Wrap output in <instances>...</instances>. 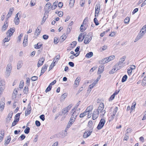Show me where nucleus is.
I'll list each match as a JSON object with an SVG mask.
<instances>
[{
	"instance_id": "nucleus-1",
	"label": "nucleus",
	"mask_w": 146,
	"mask_h": 146,
	"mask_svg": "<svg viewBox=\"0 0 146 146\" xmlns=\"http://www.w3.org/2000/svg\"><path fill=\"white\" fill-rule=\"evenodd\" d=\"M15 28H11L7 33V37H6L3 40L4 42H6L9 41L10 40V37L13 34V33L15 32Z\"/></svg>"
},
{
	"instance_id": "nucleus-2",
	"label": "nucleus",
	"mask_w": 146,
	"mask_h": 146,
	"mask_svg": "<svg viewBox=\"0 0 146 146\" xmlns=\"http://www.w3.org/2000/svg\"><path fill=\"white\" fill-rule=\"evenodd\" d=\"M12 70V66L11 64H7L6 68V71L5 74L6 76L8 77L10 75Z\"/></svg>"
},
{
	"instance_id": "nucleus-3",
	"label": "nucleus",
	"mask_w": 146,
	"mask_h": 146,
	"mask_svg": "<svg viewBox=\"0 0 146 146\" xmlns=\"http://www.w3.org/2000/svg\"><path fill=\"white\" fill-rule=\"evenodd\" d=\"M51 4L50 3H48L45 7V12L44 15H47L50 10V7H51Z\"/></svg>"
},
{
	"instance_id": "nucleus-4",
	"label": "nucleus",
	"mask_w": 146,
	"mask_h": 146,
	"mask_svg": "<svg viewBox=\"0 0 146 146\" xmlns=\"http://www.w3.org/2000/svg\"><path fill=\"white\" fill-rule=\"evenodd\" d=\"M105 122L106 121L104 119H101L97 127V129L99 130L101 129L104 125Z\"/></svg>"
},
{
	"instance_id": "nucleus-5",
	"label": "nucleus",
	"mask_w": 146,
	"mask_h": 146,
	"mask_svg": "<svg viewBox=\"0 0 146 146\" xmlns=\"http://www.w3.org/2000/svg\"><path fill=\"white\" fill-rule=\"evenodd\" d=\"M5 82L3 80H1L0 81V96L5 89Z\"/></svg>"
},
{
	"instance_id": "nucleus-6",
	"label": "nucleus",
	"mask_w": 146,
	"mask_h": 146,
	"mask_svg": "<svg viewBox=\"0 0 146 146\" xmlns=\"http://www.w3.org/2000/svg\"><path fill=\"white\" fill-rule=\"evenodd\" d=\"M145 32L144 31H140L139 33L136 37L135 42L139 40L141 38L143 35L145 33Z\"/></svg>"
},
{
	"instance_id": "nucleus-7",
	"label": "nucleus",
	"mask_w": 146,
	"mask_h": 146,
	"mask_svg": "<svg viewBox=\"0 0 146 146\" xmlns=\"http://www.w3.org/2000/svg\"><path fill=\"white\" fill-rule=\"evenodd\" d=\"M31 104L29 103L28 106L27 110L25 111V116H27L29 115L31 112Z\"/></svg>"
},
{
	"instance_id": "nucleus-8",
	"label": "nucleus",
	"mask_w": 146,
	"mask_h": 146,
	"mask_svg": "<svg viewBox=\"0 0 146 146\" xmlns=\"http://www.w3.org/2000/svg\"><path fill=\"white\" fill-rule=\"evenodd\" d=\"M99 113L98 111L95 110L94 111L92 114V119L95 120L97 119L99 116Z\"/></svg>"
},
{
	"instance_id": "nucleus-9",
	"label": "nucleus",
	"mask_w": 146,
	"mask_h": 146,
	"mask_svg": "<svg viewBox=\"0 0 146 146\" xmlns=\"http://www.w3.org/2000/svg\"><path fill=\"white\" fill-rule=\"evenodd\" d=\"M126 58V56H124L122 57V58H120V60L119 62L117 63L120 65H121L122 67H123V62L125 61V59Z\"/></svg>"
},
{
	"instance_id": "nucleus-10",
	"label": "nucleus",
	"mask_w": 146,
	"mask_h": 146,
	"mask_svg": "<svg viewBox=\"0 0 146 146\" xmlns=\"http://www.w3.org/2000/svg\"><path fill=\"white\" fill-rule=\"evenodd\" d=\"M100 8V4H98L96 5L95 13L97 14V16H98V14L99 13Z\"/></svg>"
},
{
	"instance_id": "nucleus-11",
	"label": "nucleus",
	"mask_w": 146,
	"mask_h": 146,
	"mask_svg": "<svg viewBox=\"0 0 146 146\" xmlns=\"http://www.w3.org/2000/svg\"><path fill=\"white\" fill-rule=\"evenodd\" d=\"M104 106L103 103H100L97 110H96L98 111L99 113L101 112L104 109Z\"/></svg>"
},
{
	"instance_id": "nucleus-12",
	"label": "nucleus",
	"mask_w": 146,
	"mask_h": 146,
	"mask_svg": "<svg viewBox=\"0 0 146 146\" xmlns=\"http://www.w3.org/2000/svg\"><path fill=\"white\" fill-rule=\"evenodd\" d=\"M44 61V58L42 57V58H40L39 60L38 61L37 66L39 67L41 66L42 65Z\"/></svg>"
},
{
	"instance_id": "nucleus-13",
	"label": "nucleus",
	"mask_w": 146,
	"mask_h": 146,
	"mask_svg": "<svg viewBox=\"0 0 146 146\" xmlns=\"http://www.w3.org/2000/svg\"><path fill=\"white\" fill-rule=\"evenodd\" d=\"M92 131H86L84 133L83 137L84 138H86L90 136L92 133Z\"/></svg>"
},
{
	"instance_id": "nucleus-14",
	"label": "nucleus",
	"mask_w": 146,
	"mask_h": 146,
	"mask_svg": "<svg viewBox=\"0 0 146 146\" xmlns=\"http://www.w3.org/2000/svg\"><path fill=\"white\" fill-rule=\"evenodd\" d=\"M28 35H25L24 36V39L23 42V46L25 47L27 46L28 44Z\"/></svg>"
},
{
	"instance_id": "nucleus-15",
	"label": "nucleus",
	"mask_w": 146,
	"mask_h": 146,
	"mask_svg": "<svg viewBox=\"0 0 146 146\" xmlns=\"http://www.w3.org/2000/svg\"><path fill=\"white\" fill-rule=\"evenodd\" d=\"M80 80V78L77 77L76 78L74 84V85L75 87H77L78 86Z\"/></svg>"
},
{
	"instance_id": "nucleus-16",
	"label": "nucleus",
	"mask_w": 146,
	"mask_h": 146,
	"mask_svg": "<svg viewBox=\"0 0 146 146\" xmlns=\"http://www.w3.org/2000/svg\"><path fill=\"white\" fill-rule=\"evenodd\" d=\"M74 119L73 118H70V120L67 125V127L69 128L74 122Z\"/></svg>"
},
{
	"instance_id": "nucleus-17",
	"label": "nucleus",
	"mask_w": 146,
	"mask_h": 146,
	"mask_svg": "<svg viewBox=\"0 0 146 146\" xmlns=\"http://www.w3.org/2000/svg\"><path fill=\"white\" fill-rule=\"evenodd\" d=\"M104 70V67L103 66H100L98 68V74H100L102 73Z\"/></svg>"
},
{
	"instance_id": "nucleus-18",
	"label": "nucleus",
	"mask_w": 146,
	"mask_h": 146,
	"mask_svg": "<svg viewBox=\"0 0 146 146\" xmlns=\"http://www.w3.org/2000/svg\"><path fill=\"white\" fill-rule=\"evenodd\" d=\"M93 108V106H90L87 108L86 111L87 113L88 112H89V113H91L92 111Z\"/></svg>"
},
{
	"instance_id": "nucleus-19",
	"label": "nucleus",
	"mask_w": 146,
	"mask_h": 146,
	"mask_svg": "<svg viewBox=\"0 0 146 146\" xmlns=\"http://www.w3.org/2000/svg\"><path fill=\"white\" fill-rule=\"evenodd\" d=\"M109 62L108 58L106 57L104 58L100 62V63L102 64H104L105 63H107Z\"/></svg>"
},
{
	"instance_id": "nucleus-20",
	"label": "nucleus",
	"mask_w": 146,
	"mask_h": 146,
	"mask_svg": "<svg viewBox=\"0 0 146 146\" xmlns=\"http://www.w3.org/2000/svg\"><path fill=\"white\" fill-rule=\"evenodd\" d=\"M78 113H77L76 111H74L73 113H72V115L70 118H73L74 119H75L76 118V116L78 115Z\"/></svg>"
},
{
	"instance_id": "nucleus-21",
	"label": "nucleus",
	"mask_w": 146,
	"mask_h": 146,
	"mask_svg": "<svg viewBox=\"0 0 146 146\" xmlns=\"http://www.w3.org/2000/svg\"><path fill=\"white\" fill-rule=\"evenodd\" d=\"M17 91L14 90L12 94V99L13 100L15 99L16 97V95L17 94Z\"/></svg>"
},
{
	"instance_id": "nucleus-22",
	"label": "nucleus",
	"mask_w": 146,
	"mask_h": 146,
	"mask_svg": "<svg viewBox=\"0 0 146 146\" xmlns=\"http://www.w3.org/2000/svg\"><path fill=\"white\" fill-rule=\"evenodd\" d=\"M4 131L3 130H1L0 131V142H1L3 138L4 133Z\"/></svg>"
},
{
	"instance_id": "nucleus-23",
	"label": "nucleus",
	"mask_w": 146,
	"mask_h": 146,
	"mask_svg": "<svg viewBox=\"0 0 146 146\" xmlns=\"http://www.w3.org/2000/svg\"><path fill=\"white\" fill-rule=\"evenodd\" d=\"M92 38H89V39L87 38V37H85L84 40V42L85 44H87L88 43L91 41Z\"/></svg>"
},
{
	"instance_id": "nucleus-24",
	"label": "nucleus",
	"mask_w": 146,
	"mask_h": 146,
	"mask_svg": "<svg viewBox=\"0 0 146 146\" xmlns=\"http://www.w3.org/2000/svg\"><path fill=\"white\" fill-rule=\"evenodd\" d=\"M113 67L115 68V69L116 70H118L120 69L122 67L121 66V65H119L117 63L113 66Z\"/></svg>"
},
{
	"instance_id": "nucleus-25",
	"label": "nucleus",
	"mask_w": 146,
	"mask_h": 146,
	"mask_svg": "<svg viewBox=\"0 0 146 146\" xmlns=\"http://www.w3.org/2000/svg\"><path fill=\"white\" fill-rule=\"evenodd\" d=\"M13 8H11L9 9V11L7 14V16H8V18H9L12 15L13 12Z\"/></svg>"
},
{
	"instance_id": "nucleus-26",
	"label": "nucleus",
	"mask_w": 146,
	"mask_h": 146,
	"mask_svg": "<svg viewBox=\"0 0 146 146\" xmlns=\"http://www.w3.org/2000/svg\"><path fill=\"white\" fill-rule=\"evenodd\" d=\"M42 45V44L38 42L35 45V48L36 49H39L41 47Z\"/></svg>"
},
{
	"instance_id": "nucleus-27",
	"label": "nucleus",
	"mask_w": 146,
	"mask_h": 146,
	"mask_svg": "<svg viewBox=\"0 0 146 146\" xmlns=\"http://www.w3.org/2000/svg\"><path fill=\"white\" fill-rule=\"evenodd\" d=\"M66 35L65 34H64L60 37V42H62L66 38Z\"/></svg>"
},
{
	"instance_id": "nucleus-28",
	"label": "nucleus",
	"mask_w": 146,
	"mask_h": 146,
	"mask_svg": "<svg viewBox=\"0 0 146 146\" xmlns=\"http://www.w3.org/2000/svg\"><path fill=\"white\" fill-rule=\"evenodd\" d=\"M47 67V66L46 65H44L42 68L41 71H42V73H44L45 71L46 70Z\"/></svg>"
},
{
	"instance_id": "nucleus-29",
	"label": "nucleus",
	"mask_w": 146,
	"mask_h": 146,
	"mask_svg": "<svg viewBox=\"0 0 146 146\" xmlns=\"http://www.w3.org/2000/svg\"><path fill=\"white\" fill-rule=\"evenodd\" d=\"M93 53L92 52H90L86 54V57L87 58H91L93 56Z\"/></svg>"
},
{
	"instance_id": "nucleus-30",
	"label": "nucleus",
	"mask_w": 146,
	"mask_h": 146,
	"mask_svg": "<svg viewBox=\"0 0 146 146\" xmlns=\"http://www.w3.org/2000/svg\"><path fill=\"white\" fill-rule=\"evenodd\" d=\"M13 114V113L12 111L10 112L8 115L7 119H9V120H10L12 118Z\"/></svg>"
},
{
	"instance_id": "nucleus-31",
	"label": "nucleus",
	"mask_w": 146,
	"mask_h": 146,
	"mask_svg": "<svg viewBox=\"0 0 146 146\" xmlns=\"http://www.w3.org/2000/svg\"><path fill=\"white\" fill-rule=\"evenodd\" d=\"M8 26V24H6L5 22L4 25L2 27V31H5L7 28Z\"/></svg>"
},
{
	"instance_id": "nucleus-32",
	"label": "nucleus",
	"mask_w": 146,
	"mask_h": 146,
	"mask_svg": "<svg viewBox=\"0 0 146 146\" xmlns=\"http://www.w3.org/2000/svg\"><path fill=\"white\" fill-rule=\"evenodd\" d=\"M127 76L126 75H124L122 77L121 80V82H125L127 80Z\"/></svg>"
},
{
	"instance_id": "nucleus-33",
	"label": "nucleus",
	"mask_w": 146,
	"mask_h": 146,
	"mask_svg": "<svg viewBox=\"0 0 146 146\" xmlns=\"http://www.w3.org/2000/svg\"><path fill=\"white\" fill-rule=\"evenodd\" d=\"M20 22L19 19V18H17V19H15L14 22L16 25H18Z\"/></svg>"
},
{
	"instance_id": "nucleus-34",
	"label": "nucleus",
	"mask_w": 146,
	"mask_h": 146,
	"mask_svg": "<svg viewBox=\"0 0 146 146\" xmlns=\"http://www.w3.org/2000/svg\"><path fill=\"white\" fill-rule=\"evenodd\" d=\"M107 58L109 62L114 59L115 58V56L114 55H112L111 56H110L108 57Z\"/></svg>"
},
{
	"instance_id": "nucleus-35",
	"label": "nucleus",
	"mask_w": 146,
	"mask_h": 146,
	"mask_svg": "<svg viewBox=\"0 0 146 146\" xmlns=\"http://www.w3.org/2000/svg\"><path fill=\"white\" fill-rule=\"evenodd\" d=\"M118 108L117 107H116L114 110L113 111V112L112 113V114L113 115V116H115V115L116 112L117 111Z\"/></svg>"
},
{
	"instance_id": "nucleus-36",
	"label": "nucleus",
	"mask_w": 146,
	"mask_h": 146,
	"mask_svg": "<svg viewBox=\"0 0 146 146\" xmlns=\"http://www.w3.org/2000/svg\"><path fill=\"white\" fill-rule=\"evenodd\" d=\"M59 58L60 56L59 55H57L56 56L53 61V62H54V63H55V62H56V61H58V60L59 59Z\"/></svg>"
},
{
	"instance_id": "nucleus-37",
	"label": "nucleus",
	"mask_w": 146,
	"mask_h": 146,
	"mask_svg": "<svg viewBox=\"0 0 146 146\" xmlns=\"http://www.w3.org/2000/svg\"><path fill=\"white\" fill-rule=\"evenodd\" d=\"M87 112L86 111H85L83 113H81L80 114V117H83L84 116H85L87 114Z\"/></svg>"
},
{
	"instance_id": "nucleus-38",
	"label": "nucleus",
	"mask_w": 146,
	"mask_h": 146,
	"mask_svg": "<svg viewBox=\"0 0 146 146\" xmlns=\"http://www.w3.org/2000/svg\"><path fill=\"white\" fill-rule=\"evenodd\" d=\"M129 21V17H127L124 19V22L125 24H127L128 23Z\"/></svg>"
},
{
	"instance_id": "nucleus-39",
	"label": "nucleus",
	"mask_w": 146,
	"mask_h": 146,
	"mask_svg": "<svg viewBox=\"0 0 146 146\" xmlns=\"http://www.w3.org/2000/svg\"><path fill=\"white\" fill-rule=\"evenodd\" d=\"M22 63L21 62H19L17 64V69L18 70L22 66Z\"/></svg>"
},
{
	"instance_id": "nucleus-40",
	"label": "nucleus",
	"mask_w": 146,
	"mask_h": 146,
	"mask_svg": "<svg viewBox=\"0 0 146 146\" xmlns=\"http://www.w3.org/2000/svg\"><path fill=\"white\" fill-rule=\"evenodd\" d=\"M116 70L113 67V68L109 72V74H112L114 73L116 71Z\"/></svg>"
},
{
	"instance_id": "nucleus-41",
	"label": "nucleus",
	"mask_w": 146,
	"mask_h": 146,
	"mask_svg": "<svg viewBox=\"0 0 146 146\" xmlns=\"http://www.w3.org/2000/svg\"><path fill=\"white\" fill-rule=\"evenodd\" d=\"M52 86L50 85H49L47 88H46L45 90V92H48L51 89Z\"/></svg>"
},
{
	"instance_id": "nucleus-42",
	"label": "nucleus",
	"mask_w": 146,
	"mask_h": 146,
	"mask_svg": "<svg viewBox=\"0 0 146 146\" xmlns=\"http://www.w3.org/2000/svg\"><path fill=\"white\" fill-rule=\"evenodd\" d=\"M30 128L29 127H27L24 130V132L26 134H28L29 132Z\"/></svg>"
},
{
	"instance_id": "nucleus-43",
	"label": "nucleus",
	"mask_w": 146,
	"mask_h": 146,
	"mask_svg": "<svg viewBox=\"0 0 146 146\" xmlns=\"http://www.w3.org/2000/svg\"><path fill=\"white\" fill-rule=\"evenodd\" d=\"M45 15H44V17L42 18V20L41 22V24L42 25L45 21H46V18L47 17H46L45 16Z\"/></svg>"
},
{
	"instance_id": "nucleus-44",
	"label": "nucleus",
	"mask_w": 146,
	"mask_h": 146,
	"mask_svg": "<svg viewBox=\"0 0 146 146\" xmlns=\"http://www.w3.org/2000/svg\"><path fill=\"white\" fill-rule=\"evenodd\" d=\"M72 104H70V105H69L66 108V111L68 112L69 110H70L72 107Z\"/></svg>"
},
{
	"instance_id": "nucleus-45",
	"label": "nucleus",
	"mask_w": 146,
	"mask_h": 146,
	"mask_svg": "<svg viewBox=\"0 0 146 146\" xmlns=\"http://www.w3.org/2000/svg\"><path fill=\"white\" fill-rule=\"evenodd\" d=\"M67 96V94L64 93L61 96V98L62 100H64Z\"/></svg>"
},
{
	"instance_id": "nucleus-46",
	"label": "nucleus",
	"mask_w": 146,
	"mask_h": 146,
	"mask_svg": "<svg viewBox=\"0 0 146 146\" xmlns=\"http://www.w3.org/2000/svg\"><path fill=\"white\" fill-rule=\"evenodd\" d=\"M4 104L5 103H1L0 104V108L1 110V111H2L3 110L4 107Z\"/></svg>"
},
{
	"instance_id": "nucleus-47",
	"label": "nucleus",
	"mask_w": 146,
	"mask_h": 146,
	"mask_svg": "<svg viewBox=\"0 0 146 146\" xmlns=\"http://www.w3.org/2000/svg\"><path fill=\"white\" fill-rule=\"evenodd\" d=\"M38 78V77L36 76H33L31 78V80L33 81H34L36 80Z\"/></svg>"
},
{
	"instance_id": "nucleus-48",
	"label": "nucleus",
	"mask_w": 146,
	"mask_h": 146,
	"mask_svg": "<svg viewBox=\"0 0 146 146\" xmlns=\"http://www.w3.org/2000/svg\"><path fill=\"white\" fill-rule=\"evenodd\" d=\"M92 121H89L88 123V127H91L92 126Z\"/></svg>"
},
{
	"instance_id": "nucleus-49",
	"label": "nucleus",
	"mask_w": 146,
	"mask_h": 146,
	"mask_svg": "<svg viewBox=\"0 0 146 146\" xmlns=\"http://www.w3.org/2000/svg\"><path fill=\"white\" fill-rule=\"evenodd\" d=\"M23 91L25 93H26L27 92H28V88L27 86H25V87Z\"/></svg>"
},
{
	"instance_id": "nucleus-50",
	"label": "nucleus",
	"mask_w": 146,
	"mask_h": 146,
	"mask_svg": "<svg viewBox=\"0 0 146 146\" xmlns=\"http://www.w3.org/2000/svg\"><path fill=\"white\" fill-rule=\"evenodd\" d=\"M35 0H32L31 2V6H34L35 4Z\"/></svg>"
},
{
	"instance_id": "nucleus-51",
	"label": "nucleus",
	"mask_w": 146,
	"mask_h": 146,
	"mask_svg": "<svg viewBox=\"0 0 146 146\" xmlns=\"http://www.w3.org/2000/svg\"><path fill=\"white\" fill-rule=\"evenodd\" d=\"M35 124L37 127H39L40 125L41 124L39 121L36 120L35 121Z\"/></svg>"
},
{
	"instance_id": "nucleus-52",
	"label": "nucleus",
	"mask_w": 146,
	"mask_h": 146,
	"mask_svg": "<svg viewBox=\"0 0 146 146\" xmlns=\"http://www.w3.org/2000/svg\"><path fill=\"white\" fill-rule=\"evenodd\" d=\"M94 23L95 24V25H98L99 24V23H98V20H97V19L95 17L94 18Z\"/></svg>"
},
{
	"instance_id": "nucleus-53",
	"label": "nucleus",
	"mask_w": 146,
	"mask_h": 146,
	"mask_svg": "<svg viewBox=\"0 0 146 146\" xmlns=\"http://www.w3.org/2000/svg\"><path fill=\"white\" fill-rule=\"evenodd\" d=\"M24 82L23 81H21V82L20 84L19 85V87L20 88H23V86Z\"/></svg>"
},
{
	"instance_id": "nucleus-54",
	"label": "nucleus",
	"mask_w": 146,
	"mask_h": 146,
	"mask_svg": "<svg viewBox=\"0 0 146 146\" xmlns=\"http://www.w3.org/2000/svg\"><path fill=\"white\" fill-rule=\"evenodd\" d=\"M92 34L91 33H89L87 35H86V37H87V38L89 39V38H92Z\"/></svg>"
},
{
	"instance_id": "nucleus-55",
	"label": "nucleus",
	"mask_w": 146,
	"mask_h": 146,
	"mask_svg": "<svg viewBox=\"0 0 146 146\" xmlns=\"http://www.w3.org/2000/svg\"><path fill=\"white\" fill-rule=\"evenodd\" d=\"M101 77V76L100 75L94 81V83L96 84L98 82L99 80Z\"/></svg>"
},
{
	"instance_id": "nucleus-56",
	"label": "nucleus",
	"mask_w": 146,
	"mask_h": 146,
	"mask_svg": "<svg viewBox=\"0 0 146 146\" xmlns=\"http://www.w3.org/2000/svg\"><path fill=\"white\" fill-rule=\"evenodd\" d=\"M68 112L66 111V108H65L63 109L62 110V113L63 114H66Z\"/></svg>"
},
{
	"instance_id": "nucleus-57",
	"label": "nucleus",
	"mask_w": 146,
	"mask_h": 146,
	"mask_svg": "<svg viewBox=\"0 0 146 146\" xmlns=\"http://www.w3.org/2000/svg\"><path fill=\"white\" fill-rule=\"evenodd\" d=\"M44 115L43 114L41 115L40 116V118L42 121H44L45 120Z\"/></svg>"
},
{
	"instance_id": "nucleus-58",
	"label": "nucleus",
	"mask_w": 146,
	"mask_h": 146,
	"mask_svg": "<svg viewBox=\"0 0 146 146\" xmlns=\"http://www.w3.org/2000/svg\"><path fill=\"white\" fill-rule=\"evenodd\" d=\"M132 131V129H131L129 128L127 129L126 131V133L128 134V133H130Z\"/></svg>"
},
{
	"instance_id": "nucleus-59",
	"label": "nucleus",
	"mask_w": 146,
	"mask_h": 146,
	"mask_svg": "<svg viewBox=\"0 0 146 146\" xmlns=\"http://www.w3.org/2000/svg\"><path fill=\"white\" fill-rule=\"evenodd\" d=\"M40 32V31L39 30V29H37L35 31V35L36 34H37V35H39Z\"/></svg>"
},
{
	"instance_id": "nucleus-60",
	"label": "nucleus",
	"mask_w": 146,
	"mask_h": 146,
	"mask_svg": "<svg viewBox=\"0 0 146 146\" xmlns=\"http://www.w3.org/2000/svg\"><path fill=\"white\" fill-rule=\"evenodd\" d=\"M74 2L75 0H70V4L72 6L74 5Z\"/></svg>"
},
{
	"instance_id": "nucleus-61",
	"label": "nucleus",
	"mask_w": 146,
	"mask_h": 146,
	"mask_svg": "<svg viewBox=\"0 0 146 146\" xmlns=\"http://www.w3.org/2000/svg\"><path fill=\"white\" fill-rule=\"evenodd\" d=\"M129 136L128 134H125V136L124 137L123 139V140L127 141L129 139Z\"/></svg>"
},
{
	"instance_id": "nucleus-62",
	"label": "nucleus",
	"mask_w": 146,
	"mask_h": 146,
	"mask_svg": "<svg viewBox=\"0 0 146 146\" xmlns=\"http://www.w3.org/2000/svg\"><path fill=\"white\" fill-rule=\"evenodd\" d=\"M57 3L56 2H54L52 5V6H54V8H52V9H54L57 6Z\"/></svg>"
},
{
	"instance_id": "nucleus-63",
	"label": "nucleus",
	"mask_w": 146,
	"mask_h": 146,
	"mask_svg": "<svg viewBox=\"0 0 146 146\" xmlns=\"http://www.w3.org/2000/svg\"><path fill=\"white\" fill-rule=\"evenodd\" d=\"M83 26H83V25H81V26L80 27V31L81 32H83V30L84 31V30H85L86 29V28H85V27L83 28Z\"/></svg>"
},
{
	"instance_id": "nucleus-64",
	"label": "nucleus",
	"mask_w": 146,
	"mask_h": 146,
	"mask_svg": "<svg viewBox=\"0 0 146 146\" xmlns=\"http://www.w3.org/2000/svg\"><path fill=\"white\" fill-rule=\"evenodd\" d=\"M48 37V36L47 35H45L43 36L42 38H43L45 40L47 39Z\"/></svg>"
}]
</instances>
